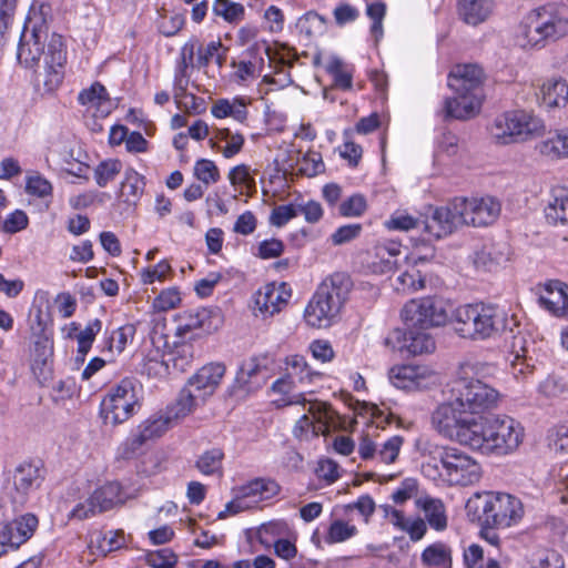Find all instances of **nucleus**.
Wrapping results in <instances>:
<instances>
[{
    "instance_id": "23",
    "label": "nucleus",
    "mask_w": 568,
    "mask_h": 568,
    "mask_svg": "<svg viewBox=\"0 0 568 568\" xmlns=\"http://www.w3.org/2000/svg\"><path fill=\"white\" fill-rule=\"evenodd\" d=\"M546 133V126L535 120V138L541 136L538 149L541 155L551 160L568 158V130Z\"/></svg>"
},
{
    "instance_id": "24",
    "label": "nucleus",
    "mask_w": 568,
    "mask_h": 568,
    "mask_svg": "<svg viewBox=\"0 0 568 568\" xmlns=\"http://www.w3.org/2000/svg\"><path fill=\"white\" fill-rule=\"evenodd\" d=\"M224 374L225 366L223 364L212 363L200 368L197 373L189 379V383L195 390L202 394V397L207 398L215 392Z\"/></svg>"
},
{
    "instance_id": "63",
    "label": "nucleus",
    "mask_w": 568,
    "mask_h": 568,
    "mask_svg": "<svg viewBox=\"0 0 568 568\" xmlns=\"http://www.w3.org/2000/svg\"><path fill=\"white\" fill-rule=\"evenodd\" d=\"M325 169L322 155L318 152L310 151L304 154L300 162V172L306 176H315Z\"/></svg>"
},
{
    "instance_id": "49",
    "label": "nucleus",
    "mask_w": 568,
    "mask_h": 568,
    "mask_svg": "<svg viewBox=\"0 0 568 568\" xmlns=\"http://www.w3.org/2000/svg\"><path fill=\"white\" fill-rule=\"evenodd\" d=\"M366 16L372 20L371 34L375 43H378L384 36L383 21L386 16V4L379 1L367 4Z\"/></svg>"
},
{
    "instance_id": "20",
    "label": "nucleus",
    "mask_w": 568,
    "mask_h": 568,
    "mask_svg": "<svg viewBox=\"0 0 568 568\" xmlns=\"http://www.w3.org/2000/svg\"><path fill=\"white\" fill-rule=\"evenodd\" d=\"M535 47H545L568 36V17L559 11L545 17L540 11L535 16Z\"/></svg>"
},
{
    "instance_id": "30",
    "label": "nucleus",
    "mask_w": 568,
    "mask_h": 568,
    "mask_svg": "<svg viewBox=\"0 0 568 568\" xmlns=\"http://www.w3.org/2000/svg\"><path fill=\"white\" fill-rule=\"evenodd\" d=\"M568 103V84L562 79H551L541 87L540 105L546 109L564 108Z\"/></svg>"
},
{
    "instance_id": "27",
    "label": "nucleus",
    "mask_w": 568,
    "mask_h": 568,
    "mask_svg": "<svg viewBox=\"0 0 568 568\" xmlns=\"http://www.w3.org/2000/svg\"><path fill=\"white\" fill-rule=\"evenodd\" d=\"M568 295V285L560 281H549L545 284V291L538 302L555 316H565V306Z\"/></svg>"
},
{
    "instance_id": "2",
    "label": "nucleus",
    "mask_w": 568,
    "mask_h": 568,
    "mask_svg": "<svg viewBox=\"0 0 568 568\" xmlns=\"http://www.w3.org/2000/svg\"><path fill=\"white\" fill-rule=\"evenodd\" d=\"M452 323L460 337L485 341L506 329L508 315L504 308L495 304H466L454 311Z\"/></svg>"
},
{
    "instance_id": "48",
    "label": "nucleus",
    "mask_w": 568,
    "mask_h": 568,
    "mask_svg": "<svg viewBox=\"0 0 568 568\" xmlns=\"http://www.w3.org/2000/svg\"><path fill=\"white\" fill-rule=\"evenodd\" d=\"M495 371V366L481 362L478 359H466L460 363L457 372V377H467V378H479L491 375Z\"/></svg>"
},
{
    "instance_id": "42",
    "label": "nucleus",
    "mask_w": 568,
    "mask_h": 568,
    "mask_svg": "<svg viewBox=\"0 0 568 568\" xmlns=\"http://www.w3.org/2000/svg\"><path fill=\"white\" fill-rule=\"evenodd\" d=\"M206 398L195 390V388L187 384L182 388L175 404V418L185 417L192 413L200 404L204 403Z\"/></svg>"
},
{
    "instance_id": "61",
    "label": "nucleus",
    "mask_w": 568,
    "mask_h": 568,
    "mask_svg": "<svg viewBox=\"0 0 568 568\" xmlns=\"http://www.w3.org/2000/svg\"><path fill=\"white\" fill-rule=\"evenodd\" d=\"M357 528L343 520H335L331 524L326 537L327 542L335 544L342 542L356 535Z\"/></svg>"
},
{
    "instance_id": "18",
    "label": "nucleus",
    "mask_w": 568,
    "mask_h": 568,
    "mask_svg": "<svg viewBox=\"0 0 568 568\" xmlns=\"http://www.w3.org/2000/svg\"><path fill=\"white\" fill-rule=\"evenodd\" d=\"M171 422L169 416H152L141 423L136 433L124 443V456L126 458L134 456L149 440L161 437L170 428Z\"/></svg>"
},
{
    "instance_id": "57",
    "label": "nucleus",
    "mask_w": 568,
    "mask_h": 568,
    "mask_svg": "<svg viewBox=\"0 0 568 568\" xmlns=\"http://www.w3.org/2000/svg\"><path fill=\"white\" fill-rule=\"evenodd\" d=\"M219 139L225 141L222 154L226 159L236 155L243 148L244 136L240 133H233L230 129H221L217 134Z\"/></svg>"
},
{
    "instance_id": "40",
    "label": "nucleus",
    "mask_w": 568,
    "mask_h": 568,
    "mask_svg": "<svg viewBox=\"0 0 568 568\" xmlns=\"http://www.w3.org/2000/svg\"><path fill=\"white\" fill-rule=\"evenodd\" d=\"M144 185V178L133 169H128L121 183L120 197L129 204H134L142 195Z\"/></svg>"
},
{
    "instance_id": "29",
    "label": "nucleus",
    "mask_w": 568,
    "mask_h": 568,
    "mask_svg": "<svg viewBox=\"0 0 568 568\" xmlns=\"http://www.w3.org/2000/svg\"><path fill=\"white\" fill-rule=\"evenodd\" d=\"M400 254V245L395 242L378 244L374 247V260L371 267L374 273H388L397 264V257Z\"/></svg>"
},
{
    "instance_id": "64",
    "label": "nucleus",
    "mask_w": 568,
    "mask_h": 568,
    "mask_svg": "<svg viewBox=\"0 0 568 568\" xmlns=\"http://www.w3.org/2000/svg\"><path fill=\"white\" fill-rule=\"evenodd\" d=\"M176 562V555L169 548L146 555V564L152 568H175Z\"/></svg>"
},
{
    "instance_id": "11",
    "label": "nucleus",
    "mask_w": 568,
    "mask_h": 568,
    "mask_svg": "<svg viewBox=\"0 0 568 568\" xmlns=\"http://www.w3.org/2000/svg\"><path fill=\"white\" fill-rule=\"evenodd\" d=\"M292 404H306V399L303 395H297L294 399L287 402ZM307 414H304L294 426V435L300 439H307L325 435L329 430L331 423L334 422V410L331 406L324 402H307Z\"/></svg>"
},
{
    "instance_id": "35",
    "label": "nucleus",
    "mask_w": 568,
    "mask_h": 568,
    "mask_svg": "<svg viewBox=\"0 0 568 568\" xmlns=\"http://www.w3.org/2000/svg\"><path fill=\"white\" fill-rule=\"evenodd\" d=\"M224 452L219 447L203 452L195 462V468L204 476L223 475Z\"/></svg>"
},
{
    "instance_id": "47",
    "label": "nucleus",
    "mask_w": 568,
    "mask_h": 568,
    "mask_svg": "<svg viewBox=\"0 0 568 568\" xmlns=\"http://www.w3.org/2000/svg\"><path fill=\"white\" fill-rule=\"evenodd\" d=\"M102 323L100 320L95 318L91 323H89L83 331H81L78 336V355L77 361L83 362L87 354L89 353L97 334L101 331Z\"/></svg>"
},
{
    "instance_id": "53",
    "label": "nucleus",
    "mask_w": 568,
    "mask_h": 568,
    "mask_svg": "<svg viewBox=\"0 0 568 568\" xmlns=\"http://www.w3.org/2000/svg\"><path fill=\"white\" fill-rule=\"evenodd\" d=\"M122 163L115 159L102 161L94 170V178L99 186L103 187L113 181L121 172Z\"/></svg>"
},
{
    "instance_id": "13",
    "label": "nucleus",
    "mask_w": 568,
    "mask_h": 568,
    "mask_svg": "<svg viewBox=\"0 0 568 568\" xmlns=\"http://www.w3.org/2000/svg\"><path fill=\"white\" fill-rule=\"evenodd\" d=\"M531 115L516 110L498 115L489 128L491 139L496 144L508 145L527 141L531 134Z\"/></svg>"
},
{
    "instance_id": "58",
    "label": "nucleus",
    "mask_w": 568,
    "mask_h": 568,
    "mask_svg": "<svg viewBox=\"0 0 568 568\" xmlns=\"http://www.w3.org/2000/svg\"><path fill=\"white\" fill-rule=\"evenodd\" d=\"M12 527L2 526L0 524V557L17 550L21 545L24 544V532L12 536Z\"/></svg>"
},
{
    "instance_id": "17",
    "label": "nucleus",
    "mask_w": 568,
    "mask_h": 568,
    "mask_svg": "<svg viewBox=\"0 0 568 568\" xmlns=\"http://www.w3.org/2000/svg\"><path fill=\"white\" fill-rule=\"evenodd\" d=\"M290 297L291 291L285 283L266 284L254 295L253 312L262 318L272 317L286 306Z\"/></svg>"
},
{
    "instance_id": "44",
    "label": "nucleus",
    "mask_w": 568,
    "mask_h": 568,
    "mask_svg": "<svg viewBox=\"0 0 568 568\" xmlns=\"http://www.w3.org/2000/svg\"><path fill=\"white\" fill-rule=\"evenodd\" d=\"M546 488L559 495L560 504H568V468L566 466L552 468L546 481Z\"/></svg>"
},
{
    "instance_id": "59",
    "label": "nucleus",
    "mask_w": 568,
    "mask_h": 568,
    "mask_svg": "<svg viewBox=\"0 0 568 568\" xmlns=\"http://www.w3.org/2000/svg\"><path fill=\"white\" fill-rule=\"evenodd\" d=\"M230 183L234 187L251 190L255 187V180L251 175V169L246 164L234 166L229 173Z\"/></svg>"
},
{
    "instance_id": "4",
    "label": "nucleus",
    "mask_w": 568,
    "mask_h": 568,
    "mask_svg": "<svg viewBox=\"0 0 568 568\" xmlns=\"http://www.w3.org/2000/svg\"><path fill=\"white\" fill-rule=\"evenodd\" d=\"M476 424L478 428L464 437V440H469L470 448L505 455L515 450L523 440V428L508 416L478 417Z\"/></svg>"
},
{
    "instance_id": "3",
    "label": "nucleus",
    "mask_w": 568,
    "mask_h": 568,
    "mask_svg": "<svg viewBox=\"0 0 568 568\" xmlns=\"http://www.w3.org/2000/svg\"><path fill=\"white\" fill-rule=\"evenodd\" d=\"M352 286L351 277L343 272L325 278L304 311L307 325L316 328L328 327L339 314Z\"/></svg>"
},
{
    "instance_id": "34",
    "label": "nucleus",
    "mask_w": 568,
    "mask_h": 568,
    "mask_svg": "<svg viewBox=\"0 0 568 568\" xmlns=\"http://www.w3.org/2000/svg\"><path fill=\"white\" fill-rule=\"evenodd\" d=\"M196 39H191L181 48L180 59L176 64L174 84L180 89L184 90L187 87L189 74L187 69L194 65V54L196 49Z\"/></svg>"
},
{
    "instance_id": "6",
    "label": "nucleus",
    "mask_w": 568,
    "mask_h": 568,
    "mask_svg": "<svg viewBox=\"0 0 568 568\" xmlns=\"http://www.w3.org/2000/svg\"><path fill=\"white\" fill-rule=\"evenodd\" d=\"M400 318L407 329L442 327L450 320L449 305L439 296L413 298L404 304Z\"/></svg>"
},
{
    "instance_id": "32",
    "label": "nucleus",
    "mask_w": 568,
    "mask_h": 568,
    "mask_svg": "<svg viewBox=\"0 0 568 568\" xmlns=\"http://www.w3.org/2000/svg\"><path fill=\"white\" fill-rule=\"evenodd\" d=\"M420 561L427 568H452V549L442 541L434 542L424 549Z\"/></svg>"
},
{
    "instance_id": "46",
    "label": "nucleus",
    "mask_w": 568,
    "mask_h": 568,
    "mask_svg": "<svg viewBox=\"0 0 568 568\" xmlns=\"http://www.w3.org/2000/svg\"><path fill=\"white\" fill-rule=\"evenodd\" d=\"M212 11L229 23H239L245 16L243 4L231 0H214Z\"/></svg>"
},
{
    "instance_id": "15",
    "label": "nucleus",
    "mask_w": 568,
    "mask_h": 568,
    "mask_svg": "<svg viewBox=\"0 0 568 568\" xmlns=\"http://www.w3.org/2000/svg\"><path fill=\"white\" fill-rule=\"evenodd\" d=\"M456 197L444 206L430 207V214L422 221V230L427 240H439L454 233L463 226L462 216L455 209Z\"/></svg>"
},
{
    "instance_id": "16",
    "label": "nucleus",
    "mask_w": 568,
    "mask_h": 568,
    "mask_svg": "<svg viewBox=\"0 0 568 568\" xmlns=\"http://www.w3.org/2000/svg\"><path fill=\"white\" fill-rule=\"evenodd\" d=\"M44 32L42 26H38L34 18L29 17L20 37L17 51V59L26 68H34L40 63L41 57L44 58V47L42 39Z\"/></svg>"
},
{
    "instance_id": "10",
    "label": "nucleus",
    "mask_w": 568,
    "mask_h": 568,
    "mask_svg": "<svg viewBox=\"0 0 568 568\" xmlns=\"http://www.w3.org/2000/svg\"><path fill=\"white\" fill-rule=\"evenodd\" d=\"M67 53L63 49L62 38L53 34L44 53L43 64L37 65L34 71V87L41 94H52L62 84Z\"/></svg>"
},
{
    "instance_id": "56",
    "label": "nucleus",
    "mask_w": 568,
    "mask_h": 568,
    "mask_svg": "<svg viewBox=\"0 0 568 568\" xmlns=\"http://www.w3.org/2000/svg\"><path fill=\"white\" fill-rule=\"evenodd\" d=\"M194 175L205 186L216 183L220 180V171L215 163L207 159L196 161L194 165Z\"/></svg>"
},
{
    "instance_id": "51",
    "label": "nucleus",
    "mask_w": 568,
    "mask_h": 568,
    "mask_svg": "<svg viewBox=\"0 0 568 568\" xmlns=\"http://www.w3.org/2000/svg\"><path fill=\"white\" fill-rule=\"evenodd\" d=\"M49 150L61 156L65 164H70L74 160L73 150L71 149V135L65 132H59L52 135L49 141Z\"/></svg>"
},
{
    "instance_id": "33",
    "label": "nucleus",
    "mask_w": 568,
    "mask_h": 568,
    "mask_svg": "<svg viewBox=\"0 0 568 568\" xmlns=\"http://www.w3.org/2000/svg\"><path fill=\"white\" fill-rule=\"evenodd\" d=\"M90 497L92 498L100 514L108 511L122 503L121 486L115 481L108 483L97 488L90 495Z\"/></svg>"
},
{
    "instance_id": "25",
    "label": "nucleus",
    "mask_w": 568,
    "mask_h": 568,
    "mask_svg": "<svg viewBox=\"0 0 568 568\" xmlns=\"http://www.w3.org/2000/svg\"><path fill=\"white\" fill-rule=\"evenodd\" d=\"M480 105V95L456 93L455 98L445 100V118L457 120L470 119L479 112Z\"/></svg>"
},
{
    "instance_id": "52",
    "label": "nucleus",
    "mask_w": 568,
    "mask_h": 568,
    "mask_svg": "<svg viewBox=\"0 0 568 568\" xmlns=\"http://www.w3.org/2000/svg\"><path fill=\"white\" fill-rule=\"evenodd\" d=\"M326 71L333 77L335 87L343 90L352 88V74L345 70L344 62L338 57L328 59Z\"/></svg>"
},
{
    "instance_id": "55",
    "label": "nucleus",
    "mask_w": 568,
    "mask_h": 568,
    "mask_svg": "<svg viewBox=\"0 0 568 568\" xmlns=\"http://www.w3.org/2000/svg\"><path fill=\"white\" fill-rule=\"evenodd\" d=\"M388 230L409 231L413 229L422 230V221L408 214L405 211H396L385 223Z\"/></svg>"
},
{
    "instance_id": "8",
    "label": "nucleus",
    "mask_w": 568,
    "mask_h": 568,
    "mask_svg": "<svg viewBox=\"0 0 568 568\" xmlns=\"http://www.w3.org/2000/svg\"><path fill=\"white\" fill-rule=\"evenodd\" d=\"M140 384L125 377L112 386L101 403V414L105 423L113 425L128 420L140 408Z\"/></svg>"
},
{
    "instance_id": "60",
    "label": "nucleus",
    "mask_w": 568,
    "mask_h": 568,
    "mask_svg": "<svg viewBox=\"0 0 568 568\" xmlns=\"http://www.w3.org/2000/svg\"><path fill=\"white\" fill-rule=\"evenodd\" d=\"M125 545V536L123 531H108L102 535L98 540V550L102 555H108L112 551L119 550Z\"/></svg>"
},
{
    "instance_id": "21",
    "label": "nucleus",
    "mask_w": 568,
    "mask_h": 568,
    "mask_svg": "<svg viewBox=\"0 0 568 568\" xmlns=\"http://www.w3.org/2000/svg\"><path fill=\"white\" fill-rule=\"evenodd\" d=\"M404 439L400 436H393L383 444H377L368 436H363L358 445V454L362 459H374L381 464L389 465L397 459Z\"/></svg>"
},
{
    "instance_id": "39",
    "label": "nucleus",
    "mask_w": 568,
    "mask_h": 568,
    "mask_svg": "<svg viewBox=\"0 0 568 568\" xmlns=\"http://www.w3.org/2000/svg\"><path fill=\"white\" fill-rule=\"evenodd\" d=\"M506 261L504 252L494 244H485L474 253L473 262L477 268L493 271Z\"/></svg>"
},
{
    "instance_id": "54",
    "label": "nucleus",
    "mask_w": 568,
    "mask_h": 568,
    "mask_svg": "<svg viewBox=\"0 0 568 568\" xmlns=\"http://www.w3.org/2000/svg\"><path fill=\"white\" fill-rule=\"evenodd\" d=\"M524 344L523 337H515L513 346L514 348L519 346V351H515V358L511 362L513 374L516 378H525L526 374L530 372V365L527 363L528 348Z\"/></svg>"
},
{
    "instance_id": "62",
    "label": "nucleus",
    "mask_w": 568,
    "mask_h": 568,
    "mask_svg": "<svg viewBox=\"0 0 568 568\" xmlns=\"http://www.w3.org/2000/svg\"><path fill=\"white\" fill-rule=\"evenodd\" d=\"M367 203L362 194H354L341 203L339 214L345 217H357L364 214Z\"/></svg>"
},
{
    "instance_id": "31",
    "label": "nucleus",
    "mask_w": 568,
    "mask_h": 568,
    "mask_svg": "<svg viewBox=\"0 0 568 568\" xmlns=\"http://www.w3.org/2000/svg\"><path fill=\"white\" fill-rule=\"evenodd\" d=\"M426 260L419 257L414 264L399 274L396 278L395 290L402 293H414L425 288V275L417 267L418 263H425Z\"/></svg>"
},
{
    "instance_id": "7",
    "label": "nucleus",
    "mask_w": 568,
    "mask_h": 568,
    "mask_svg": "<svg viewBox=\"0 0 568 568\" xmlns=\"http://www.w3.org/2000/svg\"><path fill=\"white\" fill-rule=\"evenodd\" d=\"M450 394L466 414L476 417H484L483 414L495 408L499 399V393L479 378L456 377Z\"/></svg>"
},
{
    "instance_id": "38",
    "label": "nucleus",
    "mask_w": 568,
    "mask_h": 568,
    "mask_svg": "<svg viewBox=\"0 0 568 568\" xmlns=\"http://www.w3.org/2000/svg\"><path fill=\"white\" fill-rule=\"evenodd\" d=\"M417 504L424 510L425 517L432 528L444 530L447 527L445 506L442 500L426 497L418 499Z\"/></svg>"
},
{
    "instance_id": "22",
    "label": "nucleus",
    "mask_w": 568,
    "mask_h": 568,
    "mask_svg": "<svg viewBox=\"0 0 568 568\" xmlns=\"http://www.w3.org/2000/svg\"><path fill=\"white\" fill-rule=\"evenodd\" d=\"M484 71L477 64H458L448 79V87L455 93L475 94L481 97Z\"/></svg>"
},
{
    "instance_id": "9",
    "label": "nucleus",
    "mask_w": 568,
    "mask_h": 568,
    "mask_svg": "<svg viewBox=\"0 0 568 568\" xmlns=\"http://www.w3.org/2000/svg\"><path fill=\"white\" fill-rule=\"evenodd\" d=\"M478 417L466 414L464 408L455 403L450 394L448 402L440 404L432 414V425L446 437L456 439L459 444L468 446L466 433L473 434L477 426Z\"/></svg>"
},
{
    "instance_id": "26",
    "label": "nucleus",
    "mask_w": 568,
    "mask_h": 568,
    "mask_svg": "<svg viewBox=\"0 0 568 568\" xmlns=\"http://www.w3.org/2000/svg\"><path fill=\"white\" fill-rule=\"evenodd\" d=\"M495 8V0H458L459 18L468 26H479L488 20Z\"/></svg>"
},
{
    "instance_id": "37",
    "label": "nucleus",
    "mask_w": 568,
    "mask_h": 568,
    "mask_svg": "<svg viewBox=\"0 0 568 568\" xmlns=\"http://www.w3.org/2000/svg\"><path fill=\"white\" fill-rule=\"evenodd\" d=\"M405 348L414 356L433 353L436 348L434 337L423 329H408Z\"/></svg>"
},
{
    "instance_id": "14",
    "label": "nucleus",
    "mask_w": 568,
    "mask_h": 568,
    "mask_svg": "<svg viewBox=\"0 0 568 568\" xmlns=\"http://www.w3.org/2000/svg\"><path fill=\"white\" fill-rule=\"evenodd\" d=\"M47 469L40 459L23 460L13 470L14 503L24 505L28 497L36 493L44 481Z\"/></svg>"
},
{
    "instance_id": "45",
    "label": "nucleus",
    "mask_w": 568,
    "mask_h": 568,
    "mask_svg": "<svg viewBox=\"0 0 568 568\" xmlns=\"http://www.w3.org/2000/svg\"><path fill=\"white\" fill-rule=\"evenodd\" d=\"M545 215L551 224H568V192L561 191L545 207Z\"/></svg>"
},
{
    "instance_id": "41",
    "label": "nucleus",
    "mask_w": 568,
    "mask_h": 568,
    "mask_svg": "<svg viewBox=\"0 0 568 568\" xmlns=\"http://www.w3.org/2000/svg\"><path fill=\"white\" fill-rule=\"evenodd\" d=\"M78 101L80 104L94 108L102 113L109 112L104 110V106L110 104L109 94L100 82H94L90 88L82 90L79 93Z\"/></svg>"
},
{
    "instance_id": "19",
    "label": "nucleus",
    "mask_w": 568,
    "mask_h": 568,
    "mask_svg": "<svg viewBox=\"0 0 568 568\" xmlns=\"http://www.w3.org/2000/svg\"><path fill=\"white\" fill-rule=\"evenodd\" d=\"M434 372L423 365H399L389 371L392 384L404 390H419L434 383Z\"/></svg>"
},
{
    "instance_id": "43",
    "label": "nucleus",
    "mask_w": 568,
    "mask_h": 568,
    "mask_svg": "<svg viewBox=\"0 0 568 568\" xmlns=\"http://www.w3.org/2000/svg\"><path fill=\"white\" fill-rule=\"evenodd\" d=\"M546 442L555 454L568 456V424L561 423L550 427L546 434Z\"/></svg>"
},
{
    "instance_id": "28",
    "label": "nucleus",
    "mask_w": 568,
    "mask_h": 568,
    "mask_svg": "<svg viewBox=\"0 0 568 568\" xmlns=\"http://www.w3.org/2000/svg\"><path fill=\"white\" fill-rule=\"evenodd\" d=\"M247 104L244 98L219 99L212 108L211 113L216 119L232 118L233 120L244 123L247 120Z\"/></svg>"
},
{
    "instance_id": "12",
    "label": "nucleus",
    "mask_w": 568,
    "mask_h": 568,
    "mask_svg": "<svg viewBox=\"0 0 568 568\" xmlns=\"http://www.w3.org/2000/svg\"><path fill=\"white\" fill-rule=\"evenodd\" d=\"M457 213L462 216L463 226L486 227L494 224L500 213L501 203L494 196L481 197L458 196Z\"/></svg>"
},
{
    "instance_id": "50",
    "label": "nucleus",
    "mask_w": 568,
    "mask_h": 568,
    "mask_svg": "<svg viewBox=\"0 0 568 568\" xmlns=\"http://www.w3.org/2000/svg\"><path fill=\"white\" fill-rule=\"evenodd\" d=\"M2 526L12 527L11 534L12 536L17 534H22L26 531L24 542L28 541L34 534L38 527V518L33 514H24L21 515L10 521L0 523Z\"/></svg>"
},
{
    "instance_id": "5",
    "label": "nucleus",
    "mask_w": 568,
    "mask_h": 568,
    "mask_svg": "<svg viewBox=\"0 0 568 568\" xmlns=\"http://www.w3.org/2000/svg\"><path fill=\"white\" fill-rule=\"evenodd\" d=\"M434 460L442 465L439 476L450 485L468 486L477 483L481 476L479 464L468 454L456 447L434 446L428 450Z\"/></svg>"
},
{
    "instance_id": "36",
    "label": "nucleus",
    "mask_w": 568,
    "mask_h": 568,
    "mask_svg": "<svg viewBox=\"0 0 568 568\" xmlns=\"http://www.w3.org/2000/svg\"><path fill=\"white\" fill-rule=\"evenodd\" d=\"M240 496L253 497L261 500L270 499L280 491V486L273 479L256 478L239 488Z\"/></svg>"
},
{
    "instance_id": "1",
    "label": "nucleus",
    "mask_w": 568,
    "mask_h": 568,
    "mask_svg": "<svg viewBox=\"0 0 568 568\" xmlns=\"http://www.w3.org/2000/svg\"><path fill=\"white\" fill-rule=\"evenodd\" d=\"M467 516L487 528H508L517 525L525 515L519 498L506 493L484 491L474 494L466 504Z\"/></svg>"
}]
</instances>
